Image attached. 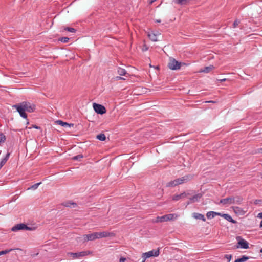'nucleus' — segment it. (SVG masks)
I'll return each mask as SVG.
<instances>
[{
    "label": "nucleus",
    "instance_id": "obj_1",
    "mask_svg": "<svg viewBox=\"0 0 262 262\" xmlns=\"http://www.w3.org/2000/svg\"><path fill=\"white\" fill-rule=\"evenodd\" d=\"M12 107L17 110L21 117L27 118V115L25 112L26 111L29 113L34 112L36 106L34 104L28 101H23L21 103L13 105Z\"/></svg>",
    "mask_w": 262,
    "mask_h": 262
},
{
    "label": "nucleus",
    "instance_id": "obj_2",
    "mask_svg": "<svg viewBox=\"0 0 262 262\" xmlns=\"http://www.w3.org/2000/svg\"><path fill=\"white\" fill-rule=\"evenodd\" d=\"M178 217L177 214H168L162 216H157L155 222H163L165 221H169L174 220Z\"/></svg>",
    "mask_w": 262,
    "mask_h": 262
},
{
    "label": "nucleus",
    "instance_id": "obj_3",
    "mask_svg": "<svg viewBox=\"0 0 262 262\" xmlns=\"http://www.w3.org/2000/svg\"><path fill=\"white\" fill-rule=\"evenodd\" d=\"M93 105L94 110L97 114L102 115L106 113V108L104 106L95 103Z\"/></svg>",
    "mask_w": 262,
    "mask_h": 262
},
{
    "label": "nucleus",
    "instance_id": "obj_4",
    "mask_svg": "<svg viewBox=\"0 0 262 262\" xmlns=\"http://www.w3.org/2000/svg\"><path fill=\"white\" fill-rule=\"evenodd\" d=\"M90 253L89 251H84L76 253H69L68 254L71 255L73 259H76L81 257L85 256Z\"/></svg>",
    "mask_w": 262,
    "mask_h": 262
},
{
    "label": "nucleus",
    "instance_id": "obj_5",
    "mask_svg": "<svg viewBox=\"0 0 262 262\" xmlns=\"http://www.w3.org/2000/svg\"><path fill=\"white\" fill-rule=\"evenodd\" d=\"M142 254L145 258H148L152 256L157 257L160 254L159 249L158 248L157 250H152L147 252L143 253Z\"/></svg>",
    "mask_w": 262,
    "mask_h": 262
},
{
    "label": "nucleus",
    "instance_id": "obj_6",
    "mask_svg": "<svg viewBox=\"0 0 262 262\" xmlns=\"http://www.w3.org/2000/svg\"><path fill=\"white\" fill-rule=\"evenodd\" d=\"M20 230H31V228L27 226L25 224L21 223L16 225L12 228V231H17Z\"/></svg>",
    "mask_w": 262,
    "mask_h": 262
},
{
    "label": "nucleus",
    "instance_id": "obj_7",
    "mask_svg": "<svg viewBox=\"0 0 262 262\" xmlns=\"http://www.w3.org/2000/svg\"><path fill=\"white\" fill-rule=\"evenodd\" d=\"M238 239L239 240L238 241V242L237 243V248H241L246 249L249 248V244L243 238H241L239 236L237 237V239L238 240Z\"/></svg>",
    "mask_w": 262,
    "mask_h": 262
},
{
    "label": "nucleus",
    "instance_id": "obj_8",
    "mask_svg": "<svg viewBox=\"0 0 262 262\" xmlns=\"http://www.w3.org/2000/svg\"><path fill=\"white\" fill-rule=\"evenodd\" d=\"M98 239L97 232H94L91 234H86L83 235L84 242L89 241H94Z\"/></svg>",
    "mask_w": 262,
    "mask_h": 262
},
{
    "label": "nucleus",
    "instance_id": "obj_9",
    "mask_svg": "<svg viewBox=\"0 0 262 262\" xmlns=\"http://www.w3.org/2000/svg\"><path fill=\"white\" fill-rule=\"evenodd\" d=\"M192 176L191 175H186L184 177H182V178L176 179L178 185L186 183L188 181H190L191 179H192Z\"/></svg>",
    "mask_w": 262,
    "mask_h": 262
},
{
    "label": "nucleus",
    "instance_id": "obj_10",
    "mask_svg": "<svg viewBox=\"0 0 262 262\" xmlns=\"http://www.w3.org/2000/svg\"><path fill=\"white\" fill-rule=\"evenodd\" d=\"M233 196H230L225 199H221L219 203L223 205H230L234 204Z\"/></svg>",
    "mask_w": 262,
    "mask_h": 262
},
{
    "label": "nucleus",
    "instance_id": "obj_11",
    "mask_svg": "<svg viewBox=\"0 0 262 262\" xmlns=\"http://www.w3.org/2000/svg\"><path fill=\"white\" fill-rule=\"evenodd\" d=\"M113 235V234L112 233L108 232L107 231L97 232L98 238L111 237V236H112Z\"/></svg>",
    "mask_w": 262,
    "mask_h": 262
},
{
    "label": "nucleus",
    "instance_id": "obj_12",
    "mask_svg": "<svg viewBox=\"0 0 262 262\" xmlns=\"http://www.w3.org/2000/svg\"><path fill=\"white\" fill-rule=\"evenodd\" d=\"M168 66H186L185 63L179 62L177 61L175 59L170 57L169 59Z\"/></svg>",
    "mask_w": 262,
    "mask_h": 262
},
{
    "label": "nucleus",
    "instance_id": "obj_13",
    "mask_svg": "<svg viewBox=\"0 0 262 262\" xmlns=\"http://www.w3.org/2000/svg\"><path fill=\"white\" fill-rule=\"evenodd\" d=\"M187 196L185 192H183L180 194H175L172 197V200L174 201H177L181 199H184Z\"/></svg>",
    "mask_w": 262,
    "mask_h": 262
},
{
    "label": "nucleus",
    "instance_id": "obj_14",
    "mask_svg": "<svg viewBox=\"0 0 262 262\" xmlns=\"http://www.w3.org/2000/svg\"><path fill=\"white\" fill-rule=\"evenodd\" d=\"M117 71L118 73L120 76H124L125 77H128L130 76V74L128 73H127L125 69L121 67L118 68Z\"/></svg>",
    "mask_w": 262,
    "mask_h": 262
},
{
    "label": "nucleus",
    "instance_id": "obj_15",
    "mask_svg": "<svg viewBox=\"0 0 262 262\" xmlns=\"http://www.w3.org/2000/svg\"><path fill=\"white\" fill-rule=\"evenodd\" d=\"M232 209L236 214L244 215L245 213V211L243 210V209L239 207L232 206Z\"/></svg>",
    "mask_w": 262,
    "mask_h": 262
},
{
    "label": "nucleus",
    "instance_id": "obj_16",
    "mask_svg": "<svg viewBox=\"0 0 262 262\" xmlns=\"http://www.w3.org/2000/svg\"><path fill=\"white\" fill-rule=\"evenodd\" d=\"M220 216L224 217L225 219H226L227 221H228L229 222H231L232 223H235L236 222L234 220H233L231 216L228 214H222L221 213V215H220Z\"/></svg>",
    "mask_w": 262,
    "mask_h": 262
},
{
    "label": "nucleus",
    "instance_id": "obj_17",
    "mask_svg": "<svg viewBox=\"0 0 262 262\" xmlns=\"http://www.w3.org/2000/svg\"><path fill=\"white\" fill-rule=\"evenodd\" d=\"M216 215H221V213L216 212L214 211H209L206 214L207 217L209 219H212L215 217Z\"/></svg>",
    "mask_w": 262,
    "mask_h": 262
},
{
    "label": "nucleus",
    "instance_id": "obj_18",
    "mask_svg": "<svg viewBox=\"0 0 262 262\" xmlns=\"http://www.w3.org/2000/svg\"><path fill=\"white\" fill-rule=\"evenodd\" d=\"M149 38L153 41H157V34L155 33L153 31L149 32L148 34Z\"/></svg>",
    "mask_w": 262,
    "mask_h": 262
},
{
    "label": "nucleus",
    "instance_id": "obj_19",
    "mask_svg": "<svg viewBox=\"0 0 262 262\" xmlns=\"http://www.w3.org/2000/svg\"><path fill=\"white\" fill-rule=\"evenodd\" d=\"M10 156V153H7L6 156L0 162V169L5 164Z\"/></svg>",
    "mask_w": 262,
    "mask_h": 262
},
{
    "label": "nucleus",
    "instance_id": "obj_20",
    "mask_svg": "<svg viewBox=\"0 0 262 262\" xmlns=\"http://www.w3.org/2000/svg\"><path fill=\"white\" fill-rule=\"evenodd\" d=\"M193 217L196 219L202 220L204 222L206 221V219L205 218L204 215L201 213H194L193 214Z\"/></svg>",
    "mask_w": 262,
    "mask_h": 262
},
{
    "label": "nucleus",
    "instance_id": "obj_21",
    "mask_svg": "<svg viewBox=\"0 0 262 262\" xmlns=\"http://www.w3.org/2000/svg\"><path fill=\"white\" fill-rule=\"evenodd\" d=\"M63 205L67 207H75L77 206L76 203L71 202L67 201L63 203Z\"/></svg>",
    "mask_w": 262,
    "mask_h": 262
},
{
    "label": "nucleus",
    "instance_id": "obj_22",
    "mask_svg": "<svg viewBox=\"0 0 262 262\" xmlns=\"http://www.w3.org/2000/svg\"><path fill=\"white\" fill-rule=\"evenodd\" d=\"M202 197V194L201 193L196 194L190 198V200L191 202H195L199 201V200Z\"/></svg>",
    "mask_w": 262,
    "mask_h": 262
},
{
    "label": "nucleus",
    "instance_id": "obj_23",
    "mask_svg": "<svg viewBox=\"0 0 262 262\" xmlns=\"http://www.w3.org/2000/svg\"><path fill=\"white\" fill-rule=\"evenodd\" d=\"M57 123L59 125H61L62 126L64 127H71L73 126V124H69L67 122H64L61 120H57Z\"/></svg>",
    "mask_w": 262,
    "mask_h": 262
},
{
    "label": "nucleus",
    "instance_id": "obj_24",
    "mask_svg": "<svg viewBox=\"0 0 262 262\" xmlns=\"http://www.w3.org/2000/svg\"><path fill=\"white\" fill-rule=\"evenodd\" d=\"M233 202H234V204H241L242 202V201L243 200V199L241 197V196H233Z\"/></svg>",
    "mask_w": 262,
    "mask_h": 262
},
{
    "label": "nucleus",
    "instance_id": "obj_25",
    "mask_svg": "<svg viewBox=\"0 0 262 262\" xmlns=\"http://www.w3.org/2000/svg\"><path fill=\"white\" fill-rule=\"evenodd\" d=\"M177 185H178L177 181V180L175 179L173 181H171L169 182H168L166 184V186L168 187H173L176 186Z\"/></svg>",
    "mask_w": 262,
    "mask_h": 262
},
{
    "label": "nucleus",
    "instance_id": "obj_26",
    "mask_svg": "<svg viewBox=\"0 0 262 262\" xmlns=\"http://www.w3.org/2000/svg\"><path fill=\"white\" fill-rule=\"evenodd\" d=\"M212 68H214V67H205L203 69L200 70L199 72L208 73L212 70Z\"/></svg>",
    "mask_w": 262,
    "mask_h": 262
},
{
    "label": "nucleus",
    "instance_id": "obj_27",
    "mask_svg": "<svg viewBox=\"0 0 262 262\" xmlns=\"http://www.w3.org/2000/svg\"><path fill=\"white\" fill-rule=\"evenodd\" d=\"M248 259H249V257L248 256L243 255L242 256V257L236 259L234 261V262H245V261H247Z\"/></svg>",
    "mask_w": 262,
    "mask_h": 262
},
{
    "label": "nucleus",
    "instance_id": "obj_28",
    "mask_svg": "<svg viewBox=\"0 0 262 262\" xmlns=\"http://www.w3.org/2000/svg\"><path fill=\"white\" fill-rule=\"evenodd\" d=\"M96 138L100 141H104L106 139L105 135L103 134H100L96 136Z\"/></svg>",
    "mask_w": 262,
    "mask_h": 262
},
{
    "label": "nucleus",
    "instance_id": "obj_29",
    "mask_svg": "<svg viewBox=\"0 0 262 262\" xmlns=\"http://www.w3.org/2000/svg\"><path fill=\"white\" fill-rule=\"evenodd\" d=\"M41 182H39V183H36L33 185H32L31 186H30V187H29L27 190H30V189H32V190H35L39 186V185H40L41 184Z\"/></svg>",
    "mask_w": 262,
    "mask_h": 262
},
{
    "label": "nucleus",
    "instance_id": "obj_30",
    "mask_svg": "<svg viewBox=\"0 0 262 262\" xmlns=\"http://www.w3.org/2000/svg\"><path fill=\"white\" fill-rule=\"evenodd\" d=\"M188 0H174L175 3L178 4L184 5L187 3Z\"/></svg>",
    "mask_w": 262,
    "mask_h": 262
},
{
    "label": "nucleus",
    "instance_id": "obj_31",
    "mask_svg": "<svg viewBox=\"0 0 262 262\" xmlns=\"http://www.w3.org/2000/svg\"><path fill=\"white\" fill-rule=\"evenodd\" d=\"M64 30L65 31H69V32H72V33H75L76 31V29H75L74 28L68 27H65L64 28Z\"/></svg>",
    "mask_w": 262,
    "mask_h": 262
},
{
    "label": "nucleus",
    "instance_id": "obj_32",
    "mask_svg": "<svg viewBox=\"0 0 262 262\" xmlns=\"http://www.w3.org/2000/svg\"><path fill=\"white\" fill-rule=\"evenodd\" d=\"M13 250V249H6L5 250L0 251V256L6 254Z\"/></svg>",
    "mask_w": 262,
    "mask_h": 262
},
{
    "label": "nucleus",
    "instance_id": "obj_33",
    "mask_svg": "<svg viewBox=\"0 0 262 262\" xmlns=\"http://www.w3.org/2000/svg\"><path fill=\"white\" fill-rule=\"evenodd\" d=\"M59 40L62 42H64V43H67L69 41V38L68 37H61L59 39Z\"/></svg>",
    "mask_w": 262,
    "mask_h": 262
},
{
    "label": "nucleus",
    "instance_id": "obj_34",
    "mask_svg": "<svg viewBox=\"0 0 262 262\" xmlns=\"http://www.w3.org/2000/svg\"><path fill=\"white\" fill-rule=\"evenodd\" d=\"M82 158H83V156L82 155H78L73 157V159L74 160H80Z\"/></svg>",
    "mask_w": 262,
    "mask_h": 262
},
{
    "label": "nucleus",
    "instance_id": "obj_35",
    "mask_svg": "<svg viewBox=\"0 0 262 262\" xmlns=\"http://www.w3.org/2000/svg\"><path fill=\"white\" fill-rule=\"evenodd\" d=\"M240 21L239 20H235L233 24V27L234 28L237 27Z\"/></svg>",
    "mask_w": 262,
    "mask_h": 262
},
{
    "label": "nucleus",
    "instance_id": "obj_36",
    "mask_svg": "<svg viewBox=\"0 0 262 262\" xmlns=\"http://www.w3.org/2000/svg\"><path fill=\"white\" fill-rule=\"evenodd\" d=\"M225 258H226L228 261H230L232 258V255L231 254H226L225 255Z\"/></svg>",
    "mask_w": 262,
    "mask_h": 262
},
{
    "label": "nucleus",
    "instance_id": "obj_37",
    "mask_svg": "<svg viewBox=\"0 0 262 262\" xmlns=\"http://www.w3.org/2000/svg\"><path fill=\"white\" fill-rule=\"evenodd\" d=\"M169 67L172 70H178L181 69V67Z\"/></svg>",
    "mask_w": 262,
    "mask_h": 262
},
{
    "label": "nucleus",
    "instance_id": "obj_38",
    "mask_svg": "<svg viewBox=\"0 0 262 262\" xmlns=\"http://www.w3.org/2000/svg\"><path fill=\"white\" fill-rule=\"evenodd\" d=\"M148 50V47H147V46L145 44H144L143 45V47H142V51H147Z\"/></svg>",
    "mask_w": 262,
    "mask_h": 262
},
{
    "label": "nucleus",
    "instance_id": "obj_39",
    "mask_svg": "<svg viewBox=\"0 0 262 262\" xmlns=\"http://www.w3.org/2000/svg\"><path fill=\"white\" fill-rule=\"evenodd\" d=\"M115 79L116 80H120V79L125 80V78L121 77L120 76H116L115 78Z\"/></svg>",
    "mask_w": 262,
    "mask_h": 262
},
{
    "label": "nucleus",
    "instance_id": "obj_40",
    "mask_svg": "<svg viewBox=\"0 0 262 262\" xmlns=\"http://www.w3.org/2000/svg\"><path fill=\"white\" fill-rule=\"evenodd\" d=\"M125 258L121 257L120 258L119 262H125Z\"/></svg>",
    "mask_w": 262,
    "mask_h": 262
},
{
    "label": "nucleus",
    "instance_id": "obj_41",
    "mask_svg": "<svg viewBox=\"0 0 262 262\" xmlns=\"http://www.w3.org/2000/svg\"><path fill=\"white\" fill-rule=\"evenodd\" d=\"M142 257L143 258L142 262H145V260L147 258H145L143 254H142Z\"/></svg>",
    "mask_w": 262,
    "mask_h": 262
},
{
    "label": "nucleus",
    "instance_id": "obj_42",
    "mask_svg": "<svg viewBox=\"0 0 262 262\" xmlns=\"http://www.w3.org/2000/svg\"><path fill=\"white\" fill-rule=\"evenodd\" d=\"M259 153H262V148L258 149Z\"/></svg>",
    "mask_w": 262,
    "mask_h": 262
},
{
    "label": "nucleus",
    "instance_id": "obj_43",
    "mask_svg": "<svg viewBox=\"0 0 262 262\" xmlns=\"http://www.w3.org/2000/svg\"><path fill=\"white\" fill-rule=\"evenodd\" d=\"M154 68H155L156 69L158 70H159V67H158V66H156V67H153Z\"/></svg>",
    "mask_w": 262,
    "mask_h": 262
},
{
    "label": "nucleus",
    "instance_id": "obj_44",
    "mask_svg": "<svg viewBox=\"0 0 262 262\" xmlns=\"http://www.w3.org/2000/svg\"><path fill=\"white\" fill-rule=\"evenodd\" d=\"M156 0H151V1L150 2V4H151L152 3H154L155 1H156Z\"/></svg>",
    "mask_w": 262,
    "mask_h": 262
},
{
    "label": "nucleus",
    "instance_id": "obj_45",
    "mask_svg": "<svg viewBox=\"0 0 262 262\" xmlns=\"http://www.w3.org/2000/svg\"><path fill=\"white\" fill-rule=\"evenodd\" d=\"M221 82H222V81H224L226 80V79H221V80H219Z\"/></svg>",
    "mask_w": 262,
    "mask_h": 262
},
{
    "label": "nucleus",
    "instance_id": "obj_46",
    "mask_svg": "<svg viewBox=\"0 0 262 262\" xmlns=\"http://www.w3.org/2000/svg\"><path fill=\"white\" fill-rule=\"evenodd\" d=\"M258 215H259V216H260V217H262V213H259L258 214Z\"/></svg>",
    "mask_w": 262,
    "mask_h": 262
},
{
    "label": "nucleus",
    "instance_id": "obj_47",
    "mask_svg": "<svg viewBox=\"0 0 262 262\" xmlns=\"http://www.w3.org/2000/svg\"><path fill=\"white\" fill-rule=\"evenodd\" d=\"M260 227H262V220L261 221L259 225Z\"/></svg>",
    "mask_w": 262,
    "mask_h": 262
},
{
    "label": "nucleus",
    "instance_id": "obj_48",
    "mask_svg": "<svg viewBox=\"0 0 262 262\" xmlns=\"http://www.w3.org/2000/svg\"><path fill=\"white\" fill-rule=\"evenodd\" d=\"M156 22L160 23V22H161V20H157Z\"/></svg>",
    "mask_w": 262,
    "mask_h": 262
},
{
    "label": "nucleus",
    "instance_id": "obj_49",
    "mask_svg": "<svg viewBox=\"0 0 262 262\" xmlns=\"http://www.w3.org/2000/svg\"><path fill=\"white\" fill-rule=\"evenodd\" d=\"M34 128H36V129H38V126H34Z\"/></svg>",
    "mask_w": 262,
    "mask_h": 262
},
{
    "label": "nucleus",
    "instance_id": "obj_50",
    "mask_svg": "<svg viewBox=\"0 0 262 262\" xmlns=\"http://www.w3.org/2000/svg\"><path fill=\"white\" fill-rule=\"evenodd\" d=\"M260 252L262 253V248L260 249Z\"/></svg>",
    "mask_w": 262,
    "mask_h": 262
}]
</instances>
